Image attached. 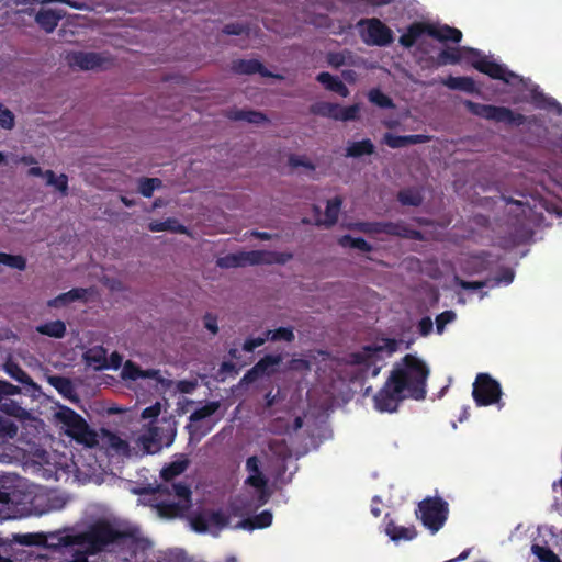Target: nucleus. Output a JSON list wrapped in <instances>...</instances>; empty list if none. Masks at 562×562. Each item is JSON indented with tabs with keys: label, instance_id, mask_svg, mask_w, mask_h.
<instances>
[{
	"label": "nucleus",
	"instance_id": "1",
	"mask_svg": "<svg viewBox=\"0 0 562 562\" xmlns=\"http://www.w3.org/2000/svg\"><path fill=\"white\" fill-rule=\"evenodd\" d=\"M429 368L418 357L407 353L394 364L383 386L373 396L374 408L394 413L405 398L422 401L426 397Z\"/></svg>",
	"mask_w": 562,
	"mask_h": 562
},
{
	"label": "nucleus",
	"instance_id": "2",
	"mask_svg": "<svg viewBox=\"0 0 562 562\" xmlns=\"http://www.w3.org/2000/svg\"><path fill=\"white\" fill-rule=\"evenodd\" d=\"M57 539V543L52 546L71 547L75 544L83 546L88 555H94L105 550L110 544L123 543L126 539L133 538V532L128 530H119L110 522L101 520L91 525L86 531L77 535L52 536Z\"/></svg>",
	"mask_w": 562,
	"mask_h": 562
},
{
	"label": "nucleus",
	"instance_id": "3",
	"mask_svg": "<svg viewBox=\"0 0 562 562\" xmlns=\"http://www.w3.org/2000/svg\"><path fill=\"white\" fill-rule=\"evenodd\" d=\"M57 420L63 425L65 434L80 445L93 448L98 445V435L81 415L68 406H61L56 413Z\"/></svg>",
	"mask_w": 562,
	"mask_h": 562
},
{
	"label": "nucleus",
	"instance_id": "4",
	"mask_svg": "<svg viewBox=\"0 0 562 562\" xmlns=\"http://www.w3.org/2000/svg\"><path fill=\"white\" fill-rule=\"evenodd\" d=\"M463 104L471 114L495 123L520 126L527 121V117L524 114L516 113L506 106L482 104L471 100H465Z\"/></svg>",
	"mask_w": 562,
	"mask_h": 562
},
{
	"label": "nucleus",
	"instance_id": "5",
	"mask_svg": "<svg viewBox=\"0 0 562 562\" xmlns=\"http://www.w3.org/2000/svg\"><path fill=\"white\" fill-rule=\"evenodd\" d=\"M462 56L465 63L470 64L477 71L488 76L492 79L502 80L509 83L512 78H517V75L508 70L504 65L494 60H490L482 52L473 47H462Z\"/></svg>",
	"mask_w": 562,
	"mask_h": 562
},
{
	"label": "nucleus",
	"instance_id": "6",
	"mask_svg": "<svg viewBox=\"0 0 562 562\" xmlns=\"http://www.w3.org/2000/svg\"><path fill=\"white\" fill-rule=\"evenodd\" d=\"M356 27L360 38L368 46L386 47L394 41L393 31L378 18L360 19Z\"/></svg>",
	"mask_w": 562,
	"mask_h": 562
},
{
	"label": "nucleus",
	"instance_id": "7",
	"mask_svg": "<svg viewBox=\"0 0 562 562\" xmlns=\"http://www.w3.org/2000/svg\"><path fill=\"white\" fill-rule=\"evenodd\" d=\"M448 503L441 497H427L418 504L417 517L431 533L438 532L448 518Z\"/></svg>",
	"mask_w": 562,
	"mask_h": 562
},
{
	"label": "nucleus",
	"instance_id": "8",
	"mask_svg": "<svg viewBox=\"0 0 562 562\" xmlns=\"http://www.w3.org/2000/svg\"><path fill=\"white\" fill-rule=\"evenodd\" d=\"M176 436V429L168 420L151 422L147 431L140 435L139 441L148 453H156L162 447H169Z\"/></svg>",
	"mask_w": 562,
	"mask_h": 562
},
{
	"label": "nucleus",
	"instance_id": "9",
	"mask_svg": "<svg viewBox=\"0 0 562 562\" xmlns=\"http://www.w3.org/2000/svg\"><path fill=\"white\" fill-rule=\"evenodd\" d=\"M472 396L477 406H488L499 402L501 384L487 373H479L472 390Z\"/></svg>",
	"mask_w": 562,
	"mask_h": 562
},
{
	"label": "nucleus",
	"instance_id": "10",
	"mask_svg": "<svg viewBox=\"0 0 562 562\" xmlns=\"http://www.w3.org/2000/svg\"><path fill=\"white\" fill-rule=\"evenodd\" d=\"M190 522L194 531L203 533L212 530H222L228 525L229 518L222 509H205L194 514Z\"/></svg>",
	"mask_w": 562,
	"mask_h": 562
},
{
	"label": "nucleus",
	"instance_id": "11",
	"mask_svg": "<svg viewBox=\"0 0 562 562\" xmlns=\"http://www.w3.org/2000/svg\"><path fill=\"white\" fill-rule=\"evenodd\" d=\"M283 361L282 355H266L243 376L246 383H252L262 376H271L277 372V367Z\"/></svg>",
	"mask_w": 562,
	"mask_h": 562
},
{
	"label": "nucleus",
	"instance_id": "12",
	"mask_svg": "<svg viewBox=\"0 0 562 562\" xmlns=\"http://www.w3.org/2000/svg\"><path fill=\"white\" fill-rule=\"evenodd\" d=\"M382 351L383 347L381 346H366L361 352L353 353L352 358L356 363L363 364L366 367V371L372 378H375L379 375L382 368L381 364H378V362L383 361L381 356Z\"/></svg>",
	"mask_w": 562,
	"mask_h": 562
},
{
	"label": "nucleus",
	"instance_id": "13",
	"mask_svg": "<svg viewBox=\"0 0 562 562\" xmlns=\"http://www.w3.org/2000/svg\"><path fill=\"white\" fill-rule=\"evenodd\" d=\"M66 60L72 68L92 70L103 68L106 58L94 52H72L67 54Z\"/></svg>",
	"mask_w": 562,
	"mask_h": 562
},
{
	"label": "nucleus",
	"instance_id": "14",
	"mask_svg": "<svg viewBox=\"0 0 562 562\" xmlns=\"http://www.w3.org/2000/svg\"><path fill=\"white\" fill-rule=\"evenodd\" d=\"M341 205L342 199L338 195L328 200L324 217H322L321 207L317 205H313V213L315 215L314 224L316 226H324L326 228L334 226L338 220Z\"/></svg>",
	"mask_w": 562,
	"mask_h": 562
},
{
	"label": "nucleus",
	"instance_id": "15",
	"mask_svg": "<svg viewBox=\"0 0 562 562\" xmlns=\"http://www.w3.org/2000/svg\"><path fill=\"white\" fill-rule=\"evenodd\" d=\"M121 378L123 380L136 381L138 379H153L158 383H162L164 379L160 371L157 369H142L137 363L132 360H126L123 364Z\"/></svg>",
	"mask_w": 562,
	"mask_h": 562
},
{
	"label": "nucleus",
	"instance_id": "16",
	"mask_svg": "<svg viewBox=\"0 0 562 562\" xmlns=\"http://www.w3.org/2000/svg\"><path fill=\"white\" fill-rule=\"evenodd\" d=\"M382 234L412 240H424V234L420 231L406 225L403 221L382 222Z\"/></svg>",
	"mask_w": 562,
	"mask_h": 562
},
{
	"label": "nucleus",
	"instance_id": "17",
	"mask_svg": "<svg viewBox=\"0 0 562 562\" xmlns=\"http://www.w3.org/2000/svg\"><path fill=\"white\" fill-rule=\"evenodd\" d=\"M21 496L16 490L10 492L0 490V512L4 518H15L21 514L19 508Z\"/></svg>",
	"mask_w": 562,
	"mask_h": 562
},
{
	"label": "nucleus",
	"instance_id": "18",
	"mask_svg": "<svg viewBox=\"0 0 562 562\" xmlns=\"http://www.w3.org/2000/svg\"><path fill=\"white\" fill-rule=\"evenodd\" d=\"M429 36L441 43L451 42L454 44H459L463 37L462 32L457 27L434 23H429Z\"/></svg>",
	"mask_w": 562,
	"mask_h": 562
},
{
	"label": "nucleus",
	"instance_id": "19",
	"mask_svg": "<svg viewBox=\"0 0 562 562\" xmlns=\"http://www.w3.org/2000/svg\"><path fill=\"white\" fill-rule=\"evenodd\" d=\"M424 35L429 36V23L413 22L406 29V32L398 38L400 45L404 48H412Z\"/></svg>",
	"mask_w": 562,
	"mask_h": 562
},
{
	"label": "nucleus",
	"instance_id": "20",
	"mask_svg": "<svg viewBox=\"0 0 562 562\" xmlns=\"http://www.w3.org/2000/svg\"><path fill=\"white\" fill-rule=\"evenodd\" d=\"M232 70L240 75L260 74L262 77L273 75L257 59H236L232 63Z\"/></svg>",
	"mask_w": 562,
	"mask_h": 562
},
{
	"label": "nucleus",
	"instance_id": "21",
	"mask_svg": "<svg viewBox=\"0 0 562 562\" xmlns=\"http://www.w3.org/2000/svg\"><path fill=\"white\" fill-rule=\"evenodd\" d=\"M83 360L87 366L92 367L94 370L109 369V361L106 357V349L102 346H94L89 348L83 353Z\"/></svg>",
	"mask_w": 562,
	"mask_h": 562
},
{
	"label": "nucleus",
	"instance_id": "22",
	"mask_svg": "<svg viewBox=\"0 0 562 562\" xmlns=\"http://www.w3.org/2000/svg\"><path fill=\"white\" fill-rule=\"evenodd\" d=\"M63 18L61 11L41 9L35 15V21L46 33H52Z\"/></svg>",
	"mask_w": 562,
	"mask_h": 562
},
{
	"label": "nucleus",
	"instance_id": "23",
	"mask_svg": "<svg viewBox=\"0 0 562 562\" xmlns=\"http://www.w3.org/2000/svg\"><path fill=\"white\" fill-rule=\"evenodd\" d=\"M143 493H159V494H168L175 495L179 499L189 502L191 498V490L184 483H172L169 485H158L156 488H144Z\"/></svg>",
	"mask_w": 562,
	"mask_h": 562
},
{
	"label": "nucleus",
	"instance_id": "24",
	"mask_svg": "<svg viewBox=\"0 0 562 562\" xmlns=\"http://www.w3.org/2000/svg\"><path fill=\"white\" fill-rule=\"evenodd\" d=\"M316 80L328 91L335 92L344 98L349 95V89L337 76L322 71L317 75Z\"/></svg>",
	"mask_w": 562,
	"mask_h": 562
},
{
	"label": "nucleus",
	"instance_id": "25",
	"mask_svg": "<svg viewBox=\"0 0 562 562\" xmlns=\"http://www.w3.org/2000/svg\"><path fill=\"white\" fill-rule=\"evenodd\" d=\"M441 83L451 90H459L468 93H479L475 81L471 77L448 76L446 79H442Z\"/></svg>",
	"mask_w": 562,
	"mask_h": 562
},
{
	"label": "nucleus",
	"instance_id": "26",
	"mask_svg": "<svg viewBox=\"0 0 562 562\" xmlns=\"http://www.w3.org/2000/svg\"><path fill=\"white\" fill-rule=\"evenodd\" d=\"M87 289L83 288H74L68 292L61 293L57 295L55 299L48 302L50 307H60L66 306L75 301L85 300L87 296Z\"/></svg>",
	"mask_w": 562,
	"mask_h": 562
},
{
	"label": "nucleus",
	"instance_id": "27",
	"mask_svg": "<svg viewBox=\"0 0 562 562\" xmlns=\"http://www.w3.org/2000/svg\"><path fill=\"white\" fill-rule=\"evenodd\" d=\"M228 117L233 121H246L248 123L257 125L268 122V117L266 116V114L255 110L235 109L229 112Z\"/></svg>",
	"mask_w": 562,
	"mask_h": 562
},
{
	"label": "nucleus",
	"instance_id": "28",
	"mask_svg": "<svg viewBox=\"0 0 562 562\" xmlns=\"http://www.w3.org/2000/svg\"><path fill=\"white\" fill-rule=\"evenodd\" d=\"M386 535L393 540V541H400V540H413L417 536V531L414 526L411 527H404V526H397L393 521L389 522L385 528Z\"/></svg>",
	"mask_w": 562,
	"mask_h": 562
},
{
	"label": "nucleus",
	"instance_id": "29",
	"mask_svg": "<svg viewBox=\"0 0 562 562\" xmlns=\"http://www.w3.org/2000/svg\"><path fill=\"white\" fill-rule=\"evenodd\" d=\"M374 145L371 139L366 138L358 142L350 143L346 148V157L359 158L364 155H372L374 153Z\"/></svg>",
	"mask_w": 562,
	"mask_h": 562
},
{
	"label": "nucleus",
	"instance_id": "30",
	"mask_svg": "<svg viewBox=\"0 0 562 562\" xmlns=\"http://www.w3.org/2000/svg\"><path fill=\"white\" fill-rule=\"evenodd\" d=\"M4 371L16 382L33 389L37 387L33 379L18 363L8 361L4 364Z\"/></svg>",
	"mask_w": 562,
	"mask_h": 562
},
{
	"label": "nucleus",
	"instance_id": "31",
	"mask_svg": "<svg viewBox=\"0 0 562 562\" xmlns=\"http://www.w3.org/2000/svg\"><path fill=\"white\" fill-rule=\"evenodd\" d=\"M272 524V514L270 510H262L251 518L244 519L240 526L245 529H263Z\"/></svg>",
	"mask_w": 562,
	"mask_h": 562
},
{
	"label": "nucleus",
	"instance_id": "32",
	"mask_svg": "<svg viewBox=\"0 0 562 562\" xmlns=\"http://www.w3.org/2000/svg\"><path fill=\"white\" fill-rule=\"evenodd\" d=\"M36 331L52 338H63L66 335V324L63 321H52L36 326Z\"/></svg>",
	"mask_w": 562,
	"mask_h": 562
},
{
	"label": "nucleus",
	"instance_id": "33",
	"mask_svg": "<svg viewBox=\"0 0 562 562\" xmlns=\"http://www.w3.org/2000/svg\"><path fill=\"white\" fill-rule=\"evenodd\" d=\"M463 59L462 47H447L437 55L436 64L438 66L457 65Z\"/></svg>",
	"mask_w": 562,
	"mask_h": 562
},
{
	"label": "nucleus",
	"instance_id": "34",
	"mask_svg": "<svg viewBox=\"0 0 562 562\" xmlns=\"http://www.w3.org/2000/svg\"><path fill=\"white\" fill-rule=\"evenodd\" d=\"M340 111V104L331 102H316L311 106V112L315 115L323 117H329L337 121L338 112Z\"/></svg>",
	"mask_w": 562,
	"mask_h": 562
},
{
	"label": "nucleus",
	"instance_id": "35",
	"mask_svg": "<svg viewBox=\"0 0 562 562\" xmlns=\"http://www.w3.org/2000/svg\"><path fill=\"white\" fill-rule=\"evenodd\" d=\"M188 465L189 461L187 459L172 461L171 463L162 468L160 475L166 482H169L176 476L183 473L187 470Z\"/></svg>",
	"mask_w": 562,
	"mask_h": 562
},
{
	"label": "nucleus",
	"instance_id": "36",
	"mask_svg": "<svg viewBox=\"0 0 562 562\" xmlns=\"http://www.w3.org/2000/svg\"><path fill=\"white\" fill-rule=\"evenodd\" d=\"M149 231L151 232H176V233H184L187 228L178 224V222L173 218H167L166 221H153L148 225Z\"/></svg>",
	"mask_w": 562,
	"mask_h": 562
},
{
	"label": "nucleus",
	"instance_id": "37",
	"mask_svg": "<svg viewBox=\"0 0 562 562\" xmlns=\"http://www.w3.org/2000/svg\"><path fill=\"white\" fill-rule=\"evenodd\" d=\"M338 244L341 247H350L353 249L361 250L363 252L372 251L373 247L362 237H352L351 235H344L338 239Z\"/></svg>",
	"mask_w": 562,
	"mask_h": 562
},
{
	"label": "nucleus",
	"instance_id": "38",
	"mask_svg": "<svg viewBox=\"0 0 562 562\" xmlns=\"http://www.w3.org/2000/svg\"><path fill=\"white\" fill-rule=\"evenodd\" d=\"M267 340L292 342L295 335L292 327H279L277 329H268L266 333Z\"/></svg>",
	"mask_w": 562,
	"mask_h": 562
},
{
	"label": "nucleus",
	"instance_id": "39",
	"mask_svg": "<svg viewBox=\"0 0 562 562\" xmlns=\"http://www.w3.org/2000/svg\"><path fill=\"white\" fill-rule=\"evenodd\" d=\"M47 184L54 186L63 195L68 194V177L65 173L56 176L53 170L45 171Z\"/></svg>",
	"mask_w": 562,
	"mask_h": 562
},
{
	"label": "nucleus",
	"instance_id": "40",
	"mask_svg": "<svg viewBox=\"0 0 562 562\" xmlns=\"http://www.w3.org/2000/svg\"><path fill=\"white\" fill-rule=\"evenodd\" d=\"M368 99L381 109H393L395 106L393 100L379 88L371 89L368 93Z\"/></svg>",
	"mask_w": 562,
	"mask_h": 562
},
{
	"label": "nucleus",
	"instance_id": "41",
	"mask_svg": "<svg viewBox=\"0 0 562 562\" xmlns=\"http://www.w3.org/2000/svg\"><path fill=\"white\" fill-rule=\"evenodd\" d=\"M48 382L57 392L64 396H69L74 392V385L69 378L61 375L49 376Z\"/></svg>",
	"mask_w": 562,
	"mask_h": 562
},
{
	"label": "nucleus",
	"instance_id": "42",
	"mask_svg": "<svg viewBox=\"0 0 562 562\" xmlns=\"http://www.w3.org/2000/svg\"><path fill=\"white\" fill-rule=\"evenodd\" d=\"M397 200L403 205L419 206L423 203L422 194L414 189H404L397 193Z\"/></svg>",
	"mask_w": 562,
	"mask_h": 562
},
{
	"label": "nucleus",
	"instance_id": "43",
	"mask_svg": "<svg viewBox=\"0 0 562 562\" xmlns=\"http://www.w3.org/2000/svg\"><path fill=\"white\" fill-rule=\"evenodd\" d=\"M293 258L292 252L262 250V265H285Z\"/></svg>",
	"mask_w": 562,
	"mask_h": 562
},
{
	"label": "nucleus",
	"instance_id": "44",
	"mask_svg": "<svg viewBox=\"0 0 562 562\" xmlns=\"http://www.w3.org/2000/svg\"><path fill=\"white\" fill-rule=\"evenodd\" d=\"M216 265L224 269L245 267L243 251L220 257L216 260Z\"/></svg>",
	"mask_w": 562,
	"mask_h": 562
},
{
	"label": "nucleus",
	"instance_id": "45",
	"mask_svg": "<svg viewBox=\"0 0 562 562\" xmlns=\"http://www.w3.org/2000/svg\"><path fill=\"white\" fill-rule=\"evenodd\" d=\"M162 186L159 178H142L138 182V191L145 198H151L156 189Z\"/></svg>",
	"mask_w": 562,
	"mask_h": 562
},
{
	"label": "nucleus",
	"instance_id": "46",
	"mask_svg": "<svg viewBox=\"0 0 562 562\" xmlns=\"http://www.w3.org/2000/svg\"><path fill=\"white\" fill-rule=\"evenodd\" d=\"M0 263L21 271L26 268V259L21 255L0 252Z\"/></svg>",
	"mask_w": 562,
	"mask_h": 562
},
{
	"label": "nucleus",
	"instance_id": "47",
	"mask_svg": "<svg viewBox=\"0 0 562 562\" xmlns=\"http://www.w3.org/2000/svg\"><path fill=\"white\" fill-rule=\"evenodd\" d=\"M218 407H220V405L217 402H209L205 405H203L202 407L195 409L190 415V420L192 423L203 420V419L212 416L218 409Z\"/></svg>",
	"mask_w": 562,
	"mask_h": 562
},
{
	"label": "nucleus",
	"instance_id": "48",
	"mask_svg": "<svg viewBox=\"0 0 562 562\" xmlns=\"http://www.w3.org/2000/svg\"><path fill=\"white\" fill-rule=\"evenodd\" d=\"M531 551L541 562H561L549 547L533 544Z\"/></svg>",
	"mask_w": 562,
	"mask_h": 562
},
{
	"label": "nucleus",
	"instance_id": "49",
	"mask_svg": "<svg viewBox=\"0 0 562 562\" xmlns=\"http://www.w3.org/2000/svg\"><path fill=\"white\" fill-rule=\"evenodd\" d=\"M267 482L268 481H267V479L265 477V475L262 473L250 474L246 479V484L262 491L261 492V496H260L261 503H266L267 502V495H265V488L267 486Z\"/></svg>",
	"mask_w": 562,
	"mask_h": 562
},
{
	"label": "nucleus",
	"instance_id": "50",
	"mask_svg": "<svg viewBox=\"0 0 562 562\" xmlns=\"http://www.w3.org/2000/svg\"><path fill=\"white\" fill-rule=\"evenodd\" d=\"M351 228L364 234H382V222H357Z\"/></svg>",
	"mask_w": 562,
	"mask_h": 562
},
{
	"label": "nucleus",
	"instance_id": "51",
	"mask_svg": "<svg viewBox=\"0 0 562 562\" xmlns=\"http://www.w3.org/2000/svg\"><path fill=\"white\" fill-rule=\"evenodd\" d=\"M18 543L23 546H41L45 541V537L40 533H23L15 537Z\"/></svg>",
	"mask_w": 562,
	"mask_h": 562
},
{
	"label": "nucleus",
	"instance_id": "52",
	"mask_svg": "<svg viewBox=\"0 0 562 562\" xmlns=\"http://www.w3.org/2000/svg\"><path fill=\"white\" fill-rule=\"evenodd\" d=\"M456 313L453 311H445L436 317V329L439 335L445 331L446 326L456 319Z\"/></svg>",
	"mask_w": 562,
	"mask_h": 562
},
{
	"label": "nucleus",
	"instance_id": "53",
	"mask_svg": "<svg viewBox=\"0 0 562 562\" xmlns=\"http://www.w3.org/2000/svg\"><path fill=\"white\" fill-rule=\"evenodd\" d=\"M359 111H360V106L358 104H352L349 106L340 105V111L338 112L337 121H342V122L353 121V120L358 119Z\"/></svg>",
	"mask_w": 562,
	"mask_h": 562
},
{
	"label": "nucleus",
	"instance_id": "54",
	"mask_svg": "<svg viewBox=\"0 0 562 562\" xmlns=\"http://www.w3.org/2000/svg\"><path fill=\"white\" fill-rule=\"evenodd\" d=\"M0 126L5 130H11L14 126L13 113L0 103Z\"/></svg>",
	"mask_w": 562,
	"mask_h": 562
},
{
	"label": "nucleus",
	"instance_id": "55",
	"mask_svg": "<svg viewBox=\"0 0 562 562\" xmlns=\"http://www.w3.org/2000/svg\"><path fill=\"white\" fill-rule=\"evenodd\" d=\"M382 142L391 148L405 147L404 135H394L392 133H385Z\"/></svg>",
	"mask_w": 562,
	"mask_h": 562
},
{
	"label": "nucleus",
	"instance_id": "56",
	"mask_svg": "<svg viewBox=\"0 0 562 562\" xmlns=\"http://www.w3.org/2000/svg\"><path fill=\"white\" fill-rule=\"evenodd\" d=\"M245 266L262 265V250L243 251Z\"/></svg>",
	"mask_w": 562,
	"mask_h": 562
},
{
	"label": "nucleus",
	"instance_id": "57",
	"mask_svg": "<svg viewBox=\"0 0 562 562\" xmlns=\"http://www.w3.org/2000/svg\"><path fill=\"white\" fill-rule=\"evenodd\" d=\"M289 165L293 168L304 167L310 170L315 169V166L304 156L291 155L289 157Z\"/></svg>",
	"mask_w": 562,
	"mask_h": 562
},
{
	"label": "nucleus",
	"instance_id": "58",
	"mask_svg": "<svg viewBox=\"0 0 562 562\" xmlns=\"http://www.w3.org/2000/svg\"><path fill=\"white\" fill-rule=\"evenodd\" d=\"M20 392H21V390L19 386L13 385L12 383H10L8 381L0 380V401L4 396L16 395V394H20Z\"/></svg>",
	"mask_w": 562,
	"mask_h": 562
},
{
	"label": "nucleus",
	"instance_id": "59",
	"mask_svg": "<svg viewBox=\"0 0 562 562\" xmlns=\"http://www.w3.org/2000/svg\"><path fill=\"white\" fill-rule=\"evenodd\" d=\"M417 329L420 336L427 337L432 333L434 323L429 316L423 317L417 325Z\"/></svg>",
	"mask_w": 562,
	"mask_h": 562
},
{
	"label": "nucleus",
	"instance_id": "60",
	"mask_svg": "<svg viewBox=\"0 0 562 562\" xmlns=\"http://www.w3.org/2000/svg\"><path fill=\"white\" fill-rule=\"evenodd\" d=\"M515 273L510 268H503L499 273L494 278L496 284H509L513 282Z\"/></svg>",
	"mask_w": 562,
	"mask_h": 562
},
{
	"label": "nucleus",
	"instance_id": "61",
	"mask_svg": "<svg viewBox=\"0 0 562 562\" xmlns=\"http://www.w3.org/2000/svg\"><path fill=\"white\" fill-rule=\"evenodd\" d=\"M266 341V335L263 337L247 338L243 345V349L246 352H252L256 348L262 346Z\"/></svg>",
	"mask_w": 562,
	"mask_h": 562
},
{
	"label": "nucleus",
	"instance_id": "62",
	"mask_svg": "<svg viewBox=\"0 0 562 562\" xmlns=\"http://www.w3.org/2000/svg\"><path fill=\"white\" fill-rule=\"evenodd\" d=\"M431 137L425 134L404 135L405 147L409 145L425 144L428 143Z\"/></svg>",
	"mask_w": 562,
	"mask_h": 562
},
{
	"label": "nucleus",
	"instance_id": "63",
	"mask_svg": "<svg viewBox=\"0 0 562 562\" xmlns=\"http://www.w3.org/2000/svg\"><path fill=\"white\" fill-rule=\"evenodd\" d=\"M204 327L213 335L218 333L217 317L212 313H206L203 317Z\"/></svg>",
	"mask_w": 562,
	"mask_h": 562
},
{
	"label": "nucleus",
	"instance_id": "64",
	"mask_svg": "<svg viewBox=\"0 0 562 562\" xmlns=\"http://www.w3.org/2000/svg\"><path fill=\"white\" fill-rule=\"evenodd\" d=\"M160 411H161L160 404L156 403V404H154L151 406H148V407L143 409L142 418L143 419H153V422H156L157 417L160 414Z\"/></svg>",
	"mask_w": 562,
	"mask_h": 562
}]
</instances>
